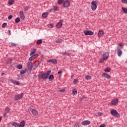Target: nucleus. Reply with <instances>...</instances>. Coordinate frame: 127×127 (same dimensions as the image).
<instances>
[{
    "mask_svg": "<svg viewBox=\"0 0 127 127\" xmlns=\"http://www.w3.org/2000/svg\"><path fill=\"white\" fill-rule=\"evenodd\" d=\"M90 124H91V122H90V121L88 120L83 121L81 123L82 126H88V125H90Z\"/></svg>",
    "mask_w": 127,
    "mask_h": 127,
    "instance_id": "14",
    "label": "nucleus"
},
{
    "mask_svg": "<svg viewBox=\"0 0 127 127\" xmlns=\"http://www.w3.org/2000/svg\"><path fill=\"white\" fill-rule=\"evenodd\" d=\"M77 90L76 89H74V90H73L72 91V94H74V95H77Z\"/></svg>",
    "mask_w": 127,
    "mask_h": 127,
    "instance_id": "45",
    "label": "nucleus"
},
{
    "mask_svg": "<svg viewBox=\"0 0 127 127\" xmlns=\"http://www.w3.org/2000/svg\"><path fill=\"white\" fill-rule=\"evenodd\" d=\"M91 78V77L90 75H86L85 76V78L86 79V80H90Z\"/></svg>",
    "mask_w": 127,
    "mask_h": 127,
    "instance_id": "43",
    "label": "nucleus"
},
{
    "mask_svg": "<svg viewBox=\"0 0 127 127\" xmlns=\"http://www.w3.org/2000/svg\"><path fill=\"white\" fill-rule=\"evenodd\" d=\"M27 67L28 68V70H29V73L30 74L32 71V68L34 67L33 63H32L31 62H28L27 64Z\"/></svg>",
    "mask_w": 127,
    "mask_h": 127,
    "instance_id": "3",
    "label": "nucleus"
},
{
    "mask_svg": "<svg viewBox=\"0 0 127 127\" xmlns=\"http://www.w3.org/2000/svg\"><path fill=\"white\" fill-rule=\"evenodd\" d=\"M61 73H62V70H60L58 72V74H59V75H60V74Z\"/></svg>",
    "mask_w": 127,
    "mask_h": 127,
    "instance_id": "55",
    "label": "nucleus"
},
{
    "mask_svg": "<svg viewBox=\"0 0 127 127\" xmlns=\"http://www.w3.org/2000/svg\"><path fill=\"white\" fill-rule=\"evenodd\" d=\"M41 78L42 79H48V77L45 72H43L42 73Z\"/></svg>",
    "mask_w": 127,
    "mask_h": 127,
    "instance_id": "18",
    "label": "nucleus"
},
{
    "mask_svg": "<svg viewBox=\"0 0 127 127\" xmlns=\"http://www.w3.org/2000/svg\"><path fill=\"white\" fill-rule=\"evenodd\" d=\"M48 78L49 81H53V80H54V75H53V74H51L48 77Z\"/></svg>",
    "mask_w": 127,
    "mask_h": 127,
    "instance_id": "21",
    "label": "nucleus"
},
{
    "mask_svg": "<svg viewBox=\"0 0 127 127\" xmlns=\"http://www.w3.org/2000/svg\"><path fill=\"white\" fill-rule=\"evenodd\" d=\"M78 81H79V79H78V78H76V79L73 80V84H77V83H78Z\"/></svg>",
    "mask_w": 127,
    "mask_h": 127,
    "instance_id": "37",
    "label": "nucleus"
},
{
    "mask_svg": "<svg viewBox=\"0 0 127 127\" xmlns=\"http://www.w3.org/2000/svg\"><path fill=\"white\" fill-rule=\"evenodd\" d=\"M98 4V1L93 0L91 2V8L93 11H95L97 9V4Z\"/></svg>",
    "mask_w": 127,
    "mask_h": 127,
    "instance_id": "1",
    "label": "nucleus"
},
{
    "mask_svg": "<svg viewBox=\"0 0 127 127\" xmlns=\"http://www.w3.org/2000/svg\"><path fill=\"white\" fill-rule=\"evenodd\" d=\"M48 27L49 28H53V27H54V24H49L48 25Z\"/></svg>",
    "mask_w": 127,
    "mask_h": 127,
    "instance_id": "36",
    "label": "nucleus"
},
{
    "mask_svg": "<svg viewBox=\"0 0 127 127\" xmlns=\"http://www.w3.org/2000/svg\"><path fill=\"white\" fill-rule=\"evenodd\" d=\"M39 62L38 61H36L35 62V63L34 64V65H33V70H35V69H36V68L37 67H38V66H39Z\"/></svg>",
    "mask_w": 127,
    "mask_h": 127,
    "instance_id": "13",
    "label": "nucleus"
},
{
    "mask_svg": "<svg viewBox=\"0 0 127 127\" xmlns=\"http://www.w3.org/2000/svg\"><path fill=\"white\" fill-rule=\"evenodd\" d=\"M102 58L104 60H108L109 59V52H105L103 54Z\"/></svg>",
    "mask_w": 127,
    "mask_h": 127,
    "instance_id": "4",
    "label": "nucleus"
},
{
    "mask_svg": "<svg viewBox=\"0 0 127 127\" xmlns=\"http://www.w3.org/2000/svg\"><path fill=\"white\" fill-rule=\"evenodd\" d=\"M104 61H105V60L103 59H100V61H99V62L100 63H103V62H104Z\"/></svg>",
    "mask_w": 127,
    "mask_h": 127,
    "instance_id": "50",
    "label": "nucleus"
},
{
    "mask_svg": "<svg viewBox=\"0 0 127 127\" xmlns=\"http://www.w3.org/2000/svg\"><path fill=\"white\" fill-rule=\"evenodd\" d=\"M117 49H118V52H117L118 55L120 57L121 55L123 54V51H122V50H121L120 49H119V48H118Z\"/></svg>",
    "mask_w": 127,
    "mask_h": 127,
    "instance_id": "20",
    "label": "nucleus"
},
{
    "mask_svg": "<svg viewBox=\"0 0 127 127\" xmlns=\"http://www.w3.org/2000/svg\"><path fill=\"white\" fill-rule=\"evenodd\" d=\"M3 75H4V73H2L1 76H3Z\"/></svg>",
    "mask_w": 127,
    "mask_h": 127,
    "instance_id": "60",
    "label": "nucleus"
},
{
    "mask_svg": "<svg viewBox=\"0 0 127 127\" xmlns=\"http://www.w3.org/2000/svg\"><path fill=\"white\" fill-rule=\"evenodd\" d=\"M19 16L22 19V20H24V18H25V16H24V13H23V11H20L19 12Z\"/></svg>",
    "mask_w": 127,
    "mask_h": 127,
    "instance_id": "9",
    "label": "nucleus"
},
{
    "mask_svg": "<svg viewBox=\"0 0 127 127\" xmlns=\"http://www.w3.org/2000/svg\"><path fill=\"white\" fill-rule=\"evenodd\" d=\"M98 37H103L104 36V32L103 31H99L98 33Z\"/></svg>",
    "mask_w": 127,
    "mask_h": 127,
    "instance_id": "17",
    "label": "nucleus"
},
{
    "mask_svg": "<svg viewBox=\"0 0 127 127\" xmlns=\"http://www.w3.org/2000/svg\"><path fill=\"white\" fill-rule=\"evenodd\" d=\"M53 9L55 11H57V10L58 9V7L57 6H54Z\"/></svg>",
    "mask_w": 127,
    "mask_h": 127,
    "instance_id": "44",
    "label": "nucleus"
},
{
    "mask_svg": "<svg viewBox=\"0 0 127 127\" xmlns=\"http://www.w3.org/2000/svg\"><path fill=\"white\" fill-rule=\"evenodd\" d=\"M63 4L64 7H68V6L70 5V1H69L68 0H66L63 2Z\"/></svg>",
    "mask_w": 127,
    "mask_h": 127,
    "instance_id": "7",
    "label": "nucleus"
},
{
    "mask_svg": "<svg viewBox=\"0 0 127 127\" xmlns=\"http://www.w3.org/2000/svg\"><path fill=\"white\" fill-rule=\"evenodd\" d=\"M119 46H122V47H121V49H122V48H123V47H124V45H123V43H120L119 44Z\"/></svg>",
    "mask_w": 127,
    "mask_h": 127,
    "instance_id": "51",
    "label": "nucleus"
},
{
    "mask_svg": "<svg viewBox=\"0 0 127 127\" xmlns=\"http://www.w3.org/2000/svg\"><path fill=\"white\" fill-rule=\"evenodd\" d=\"M21 75H23V74H25L26 73V68L25 69V70H21L20 72Z\"/></svg>",
    "mask_w": 127,
    "mask_h": 127,
    "instance_id": "28",
    "label": "nucleus"
},
{
    "mask_svg": "<svg viewBox=\"0 0 127 127\" xmlns=\"http://www.w3.org/2000/svg\"><path fill=\"white\" fill-rule=\"evenodd\" d=\"M38 77L39 78V79H40V78H41V75L40 74L38 75Z\"/></svg>",
    "mask_w": 127,
    "mask_h": 127,
    "instance_id": "57",
    "label": "nucleus"
},
{
    "mask_svg": "<svg viewBox=\"0 0 127 127\" xmlns=\"http://www.w3.org/2000/svg\"><path fill=\"white\" fill-rule=\"evenodd\" d=\"M48 12H44L42 14V17L44 18H46V17H47V16H48Z\"/></svg>",
    "mask_w": 127,
    "mask_h": 127,
    "instance_id": "23",
    "label": "nucleus"
},
{
    "mask_svg": "<svg viewBox=\"0 0 127 127\" xmlns=\"http://www.w3.org/2000/svg\"><path fill=\"white\" fill-rule=\"evenodd\" d=\"M85 98H86V97L82 96V97L80 98V100H85Z\"/></svg>",
    "mask_w": 127,
    "mask_h": 127,
    "instance_id": "52",
    "label": "nucleus"
},
{
    "mask_svg": "<svg viewBox=\"0 0 127 127\" xmlns=\"http://www.w3.org/2000/svg\"><path fill=\"white\" fill-rule=\"evenodd\" d=\"M23 96V93H21L20 94L16 95L14 97L15 101H18V100H20V99L22 98Z\"/></svg>",
    "mask_w": 127,
    "mask_h": 127,
    "instance_id": "5",
    "label": "nucleus"
},
{
    "mask_svg": "<svg viewBox=\"0 0 127 127\" xmlns=\"http://www.w3.org/2000/svg\"><path fill=\"white\" fill-rule=\"evenodd\" d=\"M1 119H2V117H0V121H1Z\"/></svg>",
    "mask_w": 127,
    "mask_h": 127,
    "instance_id": "59",
    "label": "nucleus"
},
{
    "mask_svg": "<svg viewBox=\"0 0 127 127\" xmlns=\"http://www.w3.org/2000/svg\"><path fill=\"white\" fill-rule=\"evenodd\" d=\"M17 76H18L17 77V80H20L23 77V76L20 75V74H17Z\"/></svg>",
    "mask_w": 127,
    "mask_h": 127,
    "instance_id": "33",
    "label": "nucleus"
},
{
    "mask_svg": "<svg viewBox=\"0 0 127 127\" xmlns=\"http://www.w3.org/2000/svg\"><path fill=\"white\" fill-rule=\"evenodd\" d=\"M83 32L85 35H94V32L91 30H85Z\"/></svg>",
    "mask_w": 127,
    "mask_h": 127,
    "instance_id": "6",
    "label": "nucleus"
},
{
    "mask_svg": "<svg viewBox=\"0 0 127 127\" xmlns=\"http://www.w3.org/2000/svg\"><path fill=\"white\" fill-rule=\"evenodd\" d=\"M63 54L64 55H67V56H70V53H68V52H66L63 53Z\"/></svg>",
    "mask_w": 127,
    "mask_h": 127,
    "instance_id": "40",
    "label": "nucleus"
},
{
    "mask_svg": "<svg viewBox=\"0 0 127 127\" xmlns=\"http://www.w3.org/2000/svg\"><path fill=\"white\" fill-rule=\"evenodd\" d=\"M106 127V125L102 124L99 127Z\"/></svg>",
    "mask_w": 127,
    "mask_h": 127,
    "instance_id": "53",
    "label": "nucleus"
},
{
    "mask_svg": "<svg viewBox=\"0 0 127 127\" xmlns=\"http://www.w3.org/2000/svg\"><path fill=\"white\" fill-rule=\"evenodd\" d=\"M56 42L57 43H61V42H62V39H58V40L56 41Z\"/></svg>",
    "mask_w": 127,
    "mask_h": 127,
    "instance_id": "39",
    "label": "nucleus"
},
{
    "mask_svg": "<svg viewBox=\"0 0 127 127\" xmlns=\"http://www.w3.org/2000/svg\"><path fill=\"white\" fill-rule=\"evenodd\" d=\"M63 23V20H60L59 22L56 25L57 28H61L62 27V23Z\"/></svg>",
    "mask_w": 127,
    "mask_h": 127,
    "instance_id": "11",
    "label": "nucleus"
},
{
    "mask_svg": "<svg viewBox=\"0 0 127 127\" xmlns=\"http://www.w3.org/2000/svg\"><path fill=\"white\" fill-rule=\"evenodd\" d=\"M6 115H7V113L5 112L3 114V117H6Z\"/></svg>",
    "mask_w": 127,
    "mask_h": 127,
    "instance_id": "54",
    "label": "nucleus"
},
{
    "mask_svg": "<svg viewBox=\"0 0 127 127\" xmlns=\"http://www.w3.org/2000/svg\"><path fill=\"white\" fill-rule=\"evenodd\" d=\"M32 115L34 116H37L38 115V111L36 109H32L31 111Z\"/></svg>",
    "mask_w": 127,
    "mask_h": 127,
    "instance_id": "16",
    "label": "nucleus"
},
{
    "mask_svg": "<svg viewBox=\"0 0 127 127\" xmlns=\"http://www.w3.org/2000/svg\"><path fill=\"white\" fill-rule=\"evenodd\" d=\"M7 25V24L6 23H4L2 24V28H4V27H6V26Z\"/></svg>",
    "mask_w": 127,
    "mask_h": 127,
    "instance_id": "42",
    "label": "nucleus"
},
{
    "mask_svg": "<svg viewBox=\"0 0 127 127\" xmlns=\"http://www.w3.org/2000/svg\"><path fill=\"white\" fill-rule=\"evenodd\" d=\"M105 72H111V68L110 67H106L104 69Z\"/></svg>",
    "mask_w": 127,
    "mask_h": 127,
    "instance_id": "35",
    "label": "nucleus"
},
{
    "mask_svg": "<svg viewBox=\"0 0 127 127\" xmlns=\"http://www.w3.org/2000/svg\"><path fill=\"white\" fill-rule=\"evenodd\" d=\"M102 77H105L106 78H107V79H111L112 78V76H111V75L106 73H103L102 74Z\"/></svg>",
    "mask_w": 127,
    "mask_h": 127,
    "instance_id": "12",
    "label": "nucleus"
},
{
    "mask_svg": "<svg viewBox=\"0 0 127 127\" xmlns=\"http://www.w3.org/2000/svg\"><path fill=\"white\" fill-rule=\"evenodd\" d=\"M20 18H19V17H17L15 19V22L16 23H18V22H20Z\"/></svg>",
    "mask_w": 127,
    "mask_h": 127,
    "instance_id": "30",
    "label": "nucleus"
},
{
    "mask_svg": "<svg viewBox=\"0 0 127 127\" xmlns=\"http://www.w3.org/2000/svg\"><path fill=\"white\" fill-rule=\"evenodd\" d=\"M36 52V49H33L31 51V53H30V56H32L33 54H35V53Z\"/></svg>",
    "mask_w": 127,
    "mask_h": 127,
    "instance_id": "22",
    "label": "nucleus"
},
{
    "mask_svg": "<svg viewBox=\"0 0 127 127\" xmlns=\"http://www.w3.org/2000/svg\"><path fill=\"white\" fill-rule=\"evenodd\" d=\"M41 74H42V72H41Z\"/></svg>",
    "mask_w": 127,
    "mask_h": 127,
    "instance_id": "62",
    "label": "nucleus"
},
{
    "mask_svg": "<svg viewBox=\"0 0 127 127\" xmlns=\"http://www.w3.org/2000/svg\"><path fill=\"white\" fill-rule=\"evenodd\" d=\"M48 63H52V64H55L57 63L58 61L57 60L55 59H51L50 60H48L47 62Z\"/></svg>",
    "mask_w": 127,
    "mask_h": 127,
    "instance_id": "10",
    "label": "nucleus"
},
{
    "mask_svg": "<svg viewBox=\"0 0 127 127\" xmlns=\"http://www.w3.org/2000/svg\"><path fill=\"white\" fill-rule=\"evenodd\" d=\"M122 9L124 11V13H127V8L122 7Z\"/></svg>",
    "mask_w": 127,
    "mask_h": 127,
    "instance_id": "32",
    "label": "nucleus"
},
{
    "mask_svg": "<svg viewBox=\"0 0 127 127\" xmlns=\"http://www.w3.org/2000/svg\"><path fill=\"white\" fill-rule=\"evenodd\" d=\"M10 45L11 46H13V47H16V44L14 43H11Z\"/></svg>",
    "mask_w": 127,
    "mask_h": 127,
    "instance_id": "47",
    "label": "nucleus"
},
{
    "mask_svg": "<svg viewBox=\"0 0 127 127\" xmlns=\"http://www.w3.org/2000/svg\"><path fill=\"white\" fill-rule=\"evenodd\" d=\"M111 114L112 115V116H113V117H115L116 118H120V114H119L117 112V110L113 109L111 111Z\"/></svg>",
    "mask_w": 127,
    "mask_h": 127,
    "instance_id": "2",
    "label": "nucleus"
},
{
    "mask_svg": "<svg viewBox=\"0 0 127 127\" xmlns=\"http://www.w3.org/2000/svg\"><path fill=\"white\" fill-rule=\"evenodd\" d=\"M17 69H22V65L21 64H18L16 66Z\"/></svg>",
    "mask_w": 127,
    "mask_h": 127,
    "instance_id": "34",
    "label": "nucleus"
},
{
    "mask_svg": "<svg viewBox=\"0 0 127 127\" xmlns=\"http://www.w3.org/2000/svg\"><path fill=\"white\" fill-rule=\"evenodd\" d=\"M23 8H24V11H27V10L29 9V7H28V6H24L23 7Z\"/></svg>",
    "mask_w": 127,
    "mask_h": 127,
    "instance_id": "31",
    "label": "nucleus"
},
{
    "mask_svg": "<svg viewBox=\"0 0 127 127\" xmlns=\"http://www.w3.org/2000/svg\"><path fill=\"white\" fill-rule=\"evenodd\" d=\"M64 0H58V3L59 4H62V3L63 2Z\"/></svg>",
    "mask_w": 127,
    "mask_h": 127,
    "instance_id": "41",
    "label": "nucleus"
},
{
    "mask_svg": "<svg viewBox=\"0 0 127 127\" xmlns=\"http://www.w3.org/2000/svg\"><path fill=\"white\" fill-rule=\"evenodd\" d=\"M11 61H12V59L8 60L7 61V64H10L11 63Z\"/></svg>",
    "mask_w": 127,
    "mask_h": 127,
    "instance_id": "48",
    "label": "nucleus"
},
{
    "mask_svg": "<svg viewBox=\"0 0 127 127\" xmlns=\"http://www.w3.org/2000/svg\"><path fill=\"white\" fill-rule=\"evenodd\" d=\"M9 109L7 107H6L5 109V113H7V114H8V113H9Z\"/></svg>",
    "mask_w": 127,
    "mask_h": 127,
    "instance_id": "38",
    "label": "nucleus"
},
{
    "mask_svg": "<svg viewBox=\"0 0 127 127\" xmlns=\"http://www.w3.org/2000/svg\"><path fill=\"white\" fill-rule=\"evenodd\" d=\"M12 126H13L14 127H19V124L16 122H13L11 124Z\"/></svg>",
    "mask_w": 127,
    "mask_h": 127,
    "instance_id": "24",
    "label": "nucleus"
},
{
    "mask_svg": "<svg viewBox=\"0 0 127 127\" xmlns=\"http://www.w3.org/2000/svg\"><path fill=\"white\" fill-rule=\"evenodd\" d=\"M122 3H127V0H121Z\"/></svg>",
    "mask_w": 127,
    "mask_h": 127,
    "instance_id": "49",
    "label": "nucleus"
},
{
    "mask_svg": "<svg viewBox=\"0 0 127 127\" xmlns=\"http://www.w3.org/2000/svg\"><path fill=\"white\" fill-rule=\"evenodd\" d=\"M50 73H51V70H48L46 72H45L46 75L47 76L48 78V77H49V75H50Z\"/></svg>",
    "mask_w": 127,
    "mask_h": 127,
    "instance_id": "26",
    "label": "nucleus"
},
{
    "mask_svg": "<svg viewBox=\"0 0 127 127\" xmlns=\"http://www.w3.org/2000/svg\"><path fill=\"white\" fill-rule=\"evenodd\" d=\"M74 127H79V125L75 124L74 126Z\"/></svg>",
    "mask_w": 127,
    "mask_h": 127,
    "instance_id": "58",
    "label": "nucleus"
},
{
    "mask_svg": "<svg viewBox=\"0 0 127 127\" xmlns=\"http://www.w3.org/2000/svg\"><path fill=\"white\" fill-rule=\"evenodd\" d=\"M24 126H25V121H22L19 124V127H24Z\"/></svg>",
    "mask_w": 127,
    "mask_h": 127,
    "instance_id": "19",
    "label": "nucleus"
},
{
    "mask_svg": "<svg viewBox=\"0 0 127 127\" xmlns=\"http://www.w3.org/2000/svg\"><path fill=\"white\" fill-rule=\"evenodd\" d=\"M119 103V99H115L112 100L111 101V104L112 105H117V104H118Z\"/></svg>",
    "mask_w": 127,
    "mask_h": 127,
    "instance_id": "15",
    "label": "nucleus"
},
{
    "mask_svg": "<svg viewBox=\"0 0 127 127\" xmlns=\"http://www.w3.org/2000/svg\"><path fill=\"white\" fill-rule=\"evenodd\" d=\"M13 2H14V0H9L8 3L9 5H12V4H13Z\"/></svg>",
    "mask_w": 127,
    "mask_h": 127,
    "instance_id": "27",
    "label": "nucleus"
},
{
    "mask_svg": "<svg viewBox=\"0 0 127 127\" xmlns=\"http://www.w3.org/2000/svg\"><path fill=\"white\" fill-rule=\"evenodd\" d=\"M64 91H65V89H60V92H64Z\"/></svg>",
    "mask_w": 127,
    "mask_h": 127,
    "instance_id": "56",
    "label": "nucleus"
},
{
    "mask_svg": "<svg viewBox=\"0 0 127 127\" xmlns=\"http://www.w3.org/2000/svg\"><path fill=\"white\" fill-rule=\"evenodd\" d=\"M12 17H13V15H10L8 16V19L9 20H10V19H11V18H12Z\"/></svg>",
    "mask_w": 127,
    "mask_h": 127,
    "instance_id": "46",
    "label": "nucleus"
},
{
    "mask_svg": "<svg viewBox=\"0 0 127 127\" xmlns=\"http://www.w3.org/2000/svg\"><path fill=\"white\" fill-rule=\"evenodd\" d=\"M37 44H38V45H40V44H41V43H42V40L40 39V40H38L36 42Z\"/></svg>",
    "mask_w": 127,
    "mask_h": 127,
    "instance_id": "29",
    "label": "nucleus"
},
{
    "mask_svg": "<svg viewBox=\"0 0 127 127\" xmlns=\"http://www.w3.org/2000/svg\"><path fill=\"white\" fill-rule=\"evenodd\" d=\"M8 31H9V33H10V30H9Z\"/></svg>",
    "mask_w": 127,
    "mask_h": 127,
    "instance_id": "61",
    "label": "nucleus"
},
{
    "mask_svg": "<svg viewBox=\"0 0 127 127\" xmlns=\"http://www.w3.org/2000/svg\"><path fill=\"white\" fill-rule=\"evenodd\" d=\"M12 83H13V84H14V85H17V86H19V82L16 80L12 81Z\"/></svg>",
    "mask_w": 127,
    "mask_h": 127,
    "instance_id": "25",
    "label": "nucleus"
},
{
    "mask_svg": "<svg viewBox=\"0 0 127 127\" xmlns=\"http://www.w3.org/2000/svg\"><path fill=\"white\" fill-rule=\"evenodd\" d=\"M39 56V55L37 54H36L33 56H32L31 57L29 58V61H33V60H34L35 58H37V57Z\"/></svg>",
    "mask_w": 127,
    "mask_h": 127,
    "instance_id": "8",
    "label": "nucleus"
}]
</instances>
